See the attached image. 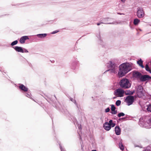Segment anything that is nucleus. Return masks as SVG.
I'll return each instance as SVG.
<instances>
[{"label": "nucleus", "mask_w": 151, "mask_h": 151, "mask_svg": "<svg viewBox=\"0 0 151 151\" xmlns=\"http://www.w3.org/2000/svg\"><path fill=\"white\" fill-rule=\"evenodd\" d=\"M109 124L110 125V126L111 127H114L115 125V124L114 122H113V121L112 120H110L109 122H108Z\"/></svg>", "instance_id": "16"}, {"label": "nucleus", "mask_w": 151, "mask_h": 151, "mask_svg": "<svg viewBox=\"0 0 151 151\" xmlns=\"http://www.w3.org/2000/svg\"><path fill=\"white\" fill-rule=\"evenodd\" d=\"M100 24V23H97V24L98 25H99Z\"/></svg>", "instance_id": "32"}, {"label": "nucleus", "mask_w": 151, "mask_h": 151, "mask_svg": "<svg viewBox=\"0 0 151 151\" xmlns=\"http://www.w3.org/2000/svg\"><path fill=\"white\" fill-rule=\"evenodd\" d=\"M118 14H120V13H118Z\"/></svg>", "instance_id": "34"}, {"label": "nucleus", "mask_w": 151, "mask_h": 151, "mask_svg": "<svg viewBox=\"0 0 151 151\" xmlns=\"http://www.w3.org/2000/svg\"><path fill=\"white\" fill-rule=\"evenodd\" d=\"M14 48L17 52L22 53L28 52V51L27 50L25 49H23L22 47H20L16 46L14 47Z\"/></svg>", "instance_id": "7"}, {"label": "nucleus", "mask_w": 151, "mask_h": 151, "mask_svg": "<svg viewBox=\"0 0 151 151\" xmlns=\"http://www.w3.org/2000/svg\"><path fill=\"white\" fill-rule=\"evenodd\" d=\"M103 127L104 129L107 131L109 130L111 128L110 125L108 122H105L104 124Z\"/></svg>", "instance_id": "10"}, {"label": "nucleus", "mask_w": 151, "mask_h": 151, "mask_svg": "<svg viewBox=\"0 0 151 151\" xmlns=\"http://www.w3.org/2000/svg\"><path fill=\"white\" fill-rule=\"evenodd\" d=\"M137 17L139 18H142L144 16V12L142 8H137Z\"/></svg>", "instance_id": "5"}, {"label": "nucleus", "mask_w": 151, "mask_h": 151, "mask_svg": "<svg viewBox=\"0 0 151 151\" xmlns=\"http://www.w3.org/2000/svg\"><path fill=\"white\" fill-rule=\"evenodd\" d=\"M109 64L110 65V66H109V68H111V72L116 73V72H115V70L116 69V67L114 64L111 62H110V63H109Z\"/></svg>", "instance_id": "8"}, {"label": "nucleus", "mask_w": 151, "mask_h": 151, "mask_svg": "<svg viewBox=\"0 0 151 151\" xmlns=\"http://www.w3.org/2000/svg\"><path fill=\"white\" fill-rule=\"evenodd\" d=\"M140 22V20L137 19H134V20L133 23L134 25H136L138 24Z\"/></svg>", "instance_id": "17"}, {"label": "nucleus", "mask_w": 151, "mask_h": 151, "mask_svg": "<svg viewBox=\"0 0 151 151\" xmlns=\"http://www.w3.org/2000/svg\"><path fill=\"white\" fill-rule=\"evenodd\" d=\"M151 79V77L148 75L141 76L140 80L142 81H145L146 80Z\"/></svg>", "instance_id": "9"}, {"label": "nucleus", "mask_w": 151, "mask_h": 151, "mask_svg": "<svg viewBox=\"0 0 151 151\" xmlns=\"http://www.w3.org/2000/svg\"><path fill=\"white\" fill-rule=\"evenodd\" d=\"M147 110L148 111L151 112V104L148 106Z\"/></svg>", "instance_id": "24"}, {"label": "nucleus", "mask_w": 151, "mask_h": 151, "mask_svg": "<svg viewBox=\"0 0 151 151\" xmlns=\"http://www.w3.org/2000/svg\"><path fill=\"white\" fill-rule=\"evenodd\" d=\"M92 151H96V150H92Z\"/></svg>", "instance_id": "33"}, {"label": "nucleus", "mask_w": 151, "mask_h": 151, "mask_svg": "<svg viewBox=\"0 0 151 151\" xmlns=\"http://www.w3.org/2000/svg\"><path fill=\"white\" fill-rule=\"evenodd\" d=\"M119 70L118 75L120 77L124 76L132 69L131 64L128 63H123L122 64L119 66Z\"/></svg>", "instance_id": "1"}, {"label": "nucleus", "mask_w": 151, "mask_h": 151, "mask_svg": "<svg viewBox=\"0 0 151 151\" xmlns=\"http://www.w3.org/2000/svg\"><path fill=\"white\" fill-rule=\"evenodd\" d=\"M134 100V97L132 96H127L125 101L127 103L128 106H129L132 104Z\"/></svg>", "instance_id": "3"}, {"label": "nucleus", "mask_w": 151, "mask_h": 151, "mask_svg": "<svg viewBox=\"0 0 151 151\" xmlns=\"http://www.w3.org/2000/svg\"><path fill=\"white\" fill-rule=\"evenodd\" d=\"M58 31H53V32H52V34H54L55 33H56L57 32H58Z\"/></svg>", "instance_id": "28"}, {"label": "nucleus", "mask_w": 151, "mask_h": 151, "mask_svg": "<svg viewBox=\"0 0 151 151\" xmlns=\"http://www.w3.org/2000/svg\"><path fill=\"white\" fill-rule=\"evenodd\" d=\"M125 115L122 112L118 114V116L119 117H120L122 116H124Z\"/></svg>", "instance_id": "22"}, {"label": "nucleus", "mask_w": 151, "mask_h": 151, "mask_svg": "<svg viewBox=\"0 0 151 151\" xmlns=\"http://www.w3.org/2000/svg\"><path fill=\"white\" fill-rule=\"evenodd\" d=\"M133 75V76L134 77L140 78L142 76V74L140 73L137 71L134 72Z\"/></svg>", "instance_id": "11"}, {"label": "nucleus", "mask_w": 151, "mask_h": 151, "mask_svg": "<svg viewBox=\"0 0 151 151\" xmlns=\"http://www.w3.org/2000/svg\"><path fill=\"white\" fill-rule=\"evenodd\" d=\"M119 146L120 148L122 150H123L124 149V147L123 146L122 142H120L119 144Z\"/></svg>", "instance_id": "20"}, {"label": "nucleus", "mask_w": 151, "mask_h": 151, "mask_svg": "<svg viewBox=\"0 0 151 151\" xmlns=\"http://www.w3.org/2000/svg\"><path fill=\"white\" fill-rule=\"evenodd\" d=\"M111 111H114V110H115V106H114V105H111Z\"/></svg>", "instance_id": "25"}, {"label": "nucleus", "mask_w": 151, "mask_h": 151, "mask_svg": "<svg viewBox=\"0 0 151 151\" xmlns=\"http://www.w3.org/2000/svg\"><path fill=\"white\" fill-rule=\"evenodd\" d=\"M46 35V34H40L37 35V36L40 38H43L45 37Z\"/></svg>", "instance_id": "19"}, {"label": "nucleus", "mask_w": 151, "mask_h": 151, "mask_svg": "<svg viewBox=\"0 0 151 151\" xmlns=\"http://www.w3.org/2000/svg\"><path fill=\"white\" fill-rule=\"evenodd\" d=\"M110 111V109L109 108H107L105 109V112H109Z\"/></svg>", "instance_id": "27"}, {"label": "nucleus", "mask_w": 151, "mask_h": 151, "mask_svg": "<svg viewBox=\"0 0 151 151\" xmlns=\"http://www.w3.org/2000/svg\"><path fill=\"white\" fill-rule=\"evenodd\" d=\"M104 23L105 24H110V23H109V22H105Z\"/></svg>", "instance_id": "31"}, {"label": "nucleus", "mask_w": 151, "mask_h": 151, "mask_svg": "<svg viewBox=\"0 0 151 151\" xmlns=\"http://www.w3.org/2000/svg\"><path fill=\"white\" fill-rule=\"evenodd\" d=\"M29 39V37L27 36L22 37L20 39V42L22 44L24 43L25 42L26 40Z\"/></svg>", "instance_id": "12"}, {"label": "nucleus", "mask_w": 151, "mask_h": 151, "mask_svg": "<svg viewBox=\"0 0 151 151\" xmlns=\"http://www.w3.org/2000/svg\"><path fill=\"white\" fill-rule=\"evenodd\" d=\"M115 131L116 134L117 135H119L121 133V129L119 126H116L115 128Z\"/></svg>", "instance_id": "13"}, {"label": "nucleus", "mask_w": 151, "mask_h": 151, "mask_svg": "<svg viewBox=\"0 0 151 151\" xmlns=\"http://www.w3.org/2000/svg\"><path fill=\"white\" fill-rule=\"evenodd\" d=\"M124 93V91L121 88L117 89L115 92V95L119 97L123 96Z\"/></svg>", "instance_id": "6"}, {"label": "nucleus", "mask_w": 151, "mask_h": 151, "mask_svg": "<svg viewBox=\"0 0 151 151\" xmlns=\"http://www.w3.org/2000/svg\"><path fill=\"white\" fill-rule=\"evenodd\" d=\"M145 70L149 72L150 73H151V69L149 67L147 64L146 65L145 67Z\"/></svg>", "instance_id": "18"}, {"label": "nucleus", "mask_w": 151, "mask_h": 151, "mask_svg": "<svg viewBox=\"0 0 151 151\" xmlns=\"http://www.w3.org/2000/svg\"><path fill=\"white\" fill-rule=\"evenodd\" d=\"M137 63L142 68H144L145 67L143 65V61L141 60V59H140L138 61H137Z\"/></svg>", "instance_id": "15"}, {"label": "nucleus", "mask_w": 151, "mask_h": 151, "mask_svg": "<svg viewBox=\"0 0 151 151\" xmlns=\"http://www.w3.org/2000/svg\"><path fill=\"white\" fill-rule=\"evenodd\" d=\"M137 93L138 96L141 97L143 95V88L141 85H139L137 87Z\"/></svg>", "instance_id": "4"}, {"label": "nucleus", "mask_w": 151, "mask_h": 151, "mask_svg": "<svg viewBox=\"0 0 151 151\" xmlns=\"http://www.w3.org/2000/svg\"><path fill=\"white\" fill-rule=\"evenodd\" d=\"M120 87L124 88H128L131 86V83L127 79L123 78L119 82Z\"/></svg>", "instance_id": "2"}, {"label": "nucleus", "mask_w": 151, "mask_h": 151, "mask_svg": "<svg viewBox=\"0 0 151 151\" xmlns=\"http://www.w3.org/2000/svg\"><path fill=\"white\" fill-rule=\"evenodd\" d=\"M121 101L120 100H117L116 102V104L117 106H119L120 105Z\"/></svg>", "instance_id": "21"}, {"label": "nucleus", "mask_w": 151, "mask_h": 151, "mask_svg": "<svg viewBox=\"0 0 151 151\" xmlns=\"http://www.w3.org/2000/svg\"><path fill=\"white\" fill-rule=\"evenodd\" d=\"M143 151H150L149 150L146 149V150H143Z\"/></svg>", "instance_id": "30"}, {"label": "nucleus", "mask_w": 151, "mask_h": 151, "mask_svg": "<svg viewBox=\"0 0 151 151\" xmlns=\"http://www.w3.org/2000/svg\"><path fill=\"white\" fill-rule=\"evenodd\" d=\"M18 43V41L17 40H15L14 42H13L12 43H11V45L12 46H13L14 45H15L16 44H17Z\"/></svg>", "instance_id": "23"}, {"label": "nucleus", "mask_w": 151, "mask_h": 151, "mask_svg": "<svg viewBox=\"0 0 151 151\" xmlns=\"http://www.w3.org/2000/svg\"><path fill=\"white\" fill-rule=\"evenodd\" d=\"M112 111V112L111 113L113 114H116V113H117L116 111H115V110H114V111Z\"/></svg>", "instance_id": "26"}, {"label": "nucleus", "mask_w": 151, "mask_h": 151, "mask_svg": "<svg viewBox=\"0 0 151 151\" xmlns=\"http://www.w3.org/2000/svg\"><path fill=\"white\" fill-rule=\"evenodd\" d=\"M121 1L123 3H124L126 0H121Z\"/></svg>", "instance_id": "29"}, {"label": "nucleus", "mask_w": 151, "mask_h": 151, "mask_svg": "<svg viewBox=\"0 0 151 151\" xmlns=\"http://www.w3.org/2000/svg\"><path fill=\"white\" fill-rule=\"evenodd\" d=\"M19 88L21 90L25 91H27L28 90L27 88L22 84L19 86Z\"/></svg>", "instance_id": "14"}]
</instances>
